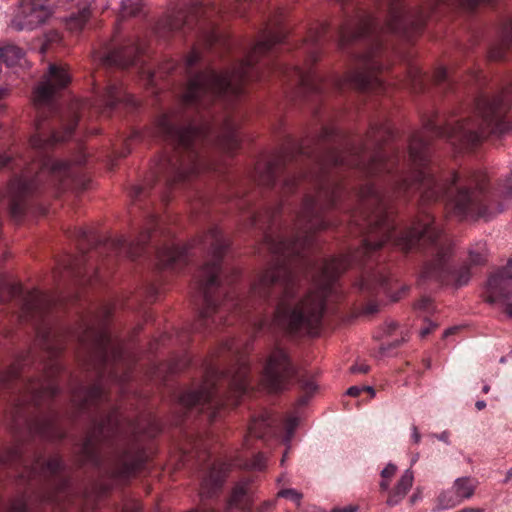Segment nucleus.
Returning <instances> with one entry per match:
<instances>
[{
	"instance_id": "64",
	"label": "nucleus",
	"mask_w": 512,
	"mask_h": 512,
	"mask_svg": "<svg viewBox=\"0 0 512 512\" xmlns=\"http://www.w3.org/2000/svg\"><path fill=\"white\" fill-rule=\"evenodd\" d=\"M359 288L362 289V290H369V289H371L369 281L366 280V279H362L359 282Z\"/></svg>"
},
{
	"instance_id": "8",
	"label": "nucleus",
	"mask_w": 512,
	"mask_h": 512,
	"mask_svg": "<svg viewBox=\"0 0 512 512\" xmlns=\"http://www.w3.org/2000/svg\"><path fill=\"white\" fill-rule=\"evenodd\" d=\"M248 373L245 362L239 363L237 370L229 373L210 368L200 388L183 393L180 402L189 408L201 407L213 421L220 407L226 403L234 406L239 403V398L248 390Z\"/></svg>"
},
{
	"instance_id": "46",
	"label": "nucleus",
	"mask_w": 512,
	"mask_h": 512,
	"mask_svg": "<svg viewBox=\"0 0 512 512\" xmlns=\"http://www.w3.org/2000/svg\"><path fill=\"white\" fill-rule=\"evenodd\" d=\"M390 136H391L390 128L387 126H380L377 129L372 128L371 132L369 133V140L371 142H378L380 140V138H383V137L389 138Z\"/></svg>"
},
{
	"instance_id": "45",
	"label": "nucleus",
	"mask_w": 512,
	"mask_h": 512,
	"mask_svg": "<svg viewBox=\"0 0 512 512\" xmlns=\"http://www.w3.org/2000/svg\"><path fill=\"white\" fill-rule=\"evenodd\" d=\"M277 163L270 162L266 167V171L260 176V181L267 185H272L275 181Z\"/></svg>"
},
{
	"instance_id": "23",
	"label": "nucleus",
	"mask_w": 512,
	"mask_h": 512,
	"mask_svg": "<svg viewBox=\"0 0 512 512\" xmlns=\"http://www.w3.org/2000/svg\"><path fill=\"white\" fill-rule=\"evenodd\" d=\"M103 397L104 390L102 386L100 384H96L90 389H85L83 387L78 388L73 392L72 399L80 409H84L85 407L102 400Z\"/></svg>"
},
{
	"instance_id": "52",
	"label": "nucleus",
	"mask_w": 512,
	"mask_h": 512,
	"mask_svg": "<svg viewBox=\"0 0 512 512\" xmlns=\"http://www.w3.org/2000/svg\"><path fill=\"white\" fill-rule=\"evenodd\" d=\"M409 77L411 80V84L416 87L418 84L420 85L423 79L421 72L417 68H412L409 72Z\"/></svg>"
},
{
	"instance_id": "16",
	"label": "nucleus",
	"mask_w": 512,
	"mask_h": 512,
	"mask_svg": "<svg viewBox=\"0 0 512 512\" xmlns=\"http://www.w3.org/2000/svg\"><path fill=\"white\" fill-rule=\"evenodd\" d=\"M512 259L508 266L492 274L486 285V301L491 304L505 303L512 295Z\"/></svg>"
},
{
	"instance_id": "57",
	"label": "nucleus",
	"mask_w": 512,
	"mask_h": 512,
	"mask_svg": "<svg viewBox=\"0 0 512 512\" xmlns=\"http://www.w3.org/2000/svg\"><path fill=\"white\" fill-rule=\"evenodd\" d=\"M11 512H27L26 505L23 502L13 504Z\"/></svg>"
},
{
	"instance_id": "37",
	"label": "nucleus",
	"mask_w": 512,
	"mask_h": 512,
	"mask_svg": "<svg viewBox=\"0 0 512 512\" xmlns=\"http://www.w3.org/2000/svg\"><path fill=\"white\" fill-rule=\"evenodd\" d=\"M35 429L38 434L47 439L61 437V433L58 431L55 421L51 419L44 420L38 424Z\"/></svg>"
},
{
	"instance_id": "30",
	"label": "nucleus",
	"mask_w": 512,
	"mask_h": 512,
	"mask_svg": "<svg viewBox=\"0 0 512 512\" xmlns=\"http://www.w3.org/2000/svg\"><path fill=\"white\" fill-rule=\"evenodd\" d=\"M203 9L200 4H195L190 7L188 10H180L175 15H172L167 20V27L170 31H175L180 29L185 23L189 21L190 18L197 17L199 14H202Z\"/></svg>"
},
{
	"instance_id": "54",
	"label": "nucleus",
	"mask_w": 512,
	"mask_h": 512,
	"mask_svg": "<svg viewBox=\"0 0 512 512\" xmlns=\"http://www.w3.org/2000/svg\"><path fill=\"white\" fill-rule=\"evenodd\" d=\"M432 306L431 299L429 297H423L418 301L416 307L420 310L428 311Z\"/></svg>"
},
{
	"instance_id": "50",
	"label": "nucleus",
	"mask_w": 512,
	"mask_h": 512,
	"mask_svg": "<svg viewBox=\"0 0 512 512\" xmlns=\"http://www.w3.org/2000/svg\"><path fill=\"white\" fill-rule=\"evenodd\" d=\"M19 457L18 448H11L5 454L0 455V462L3 464L15 461Z\"/></svg>"
},
{
	"instance_id": "28",
	"label": "nucleus",
	"mask_w": 512,
	"mask_h": 512,
	"mask_svg": "<svg viewBox=\"0 0 512 512\" xmlns=\"http://www.w3.org/2000/svg\"><path fill=\"white\" fill-rule=\"evenodd\" d=\"M240 143L239 135L233 123L227 122L221 133L217 138V145L224 151L233 152Z\"/></svg>"
},
{
	"instance_id": "33",
	"label": "nucleus",
	"mask_w": 512,
	"mask_h": 512,
	"mask_svg": "<svg viewBox=\"0 0 512 512\" xmlns=\"http://www.w3.org/2000/svg\"><path fill=\"white\" fill-rule=\"evenodd\" d=\"M250 479H243L239 481L233 488L232 494L228 501V508L242 507L247 495Z\"/></svg>"
},
{
	"instance_id": "6",
	"label": "nucleus",
	"mask_w": 512,
	"mask_h": 512,
	"mask_svg": "<svg viewBox=\"0 0 512 512\" xmlns=\"http://www.w3.org/2000/svg\"><path fill=\"white\" fill-rule=\"evenodd\" d=\"M379 23L370 15H359L347 20L339 31V46L344 48L349 43L359 39H370L371 47L356 61V67L343 79H337L335 85L339 88L350 86L359 90L374 89L381 86L377 72L384 66L380 62V43L377 39Z\"/></svg>"
},
{
	"instance_id": "56",
	"label": "nucleus",
	"mask_w": 512,
	"mask_h": 512,
	"mask_svg": "<svg viewBox=\"0 0 512 512\" xmlns=\"http://www.w3.org/2000/svg\"><path fill=\"white\" fill-rule=\"evenodd\" d=\"M219 35L216 31L210 32L206 37V42L208 45H213L214 43L218 42Z\"/></svg>"
},
{
	"instance_id": "9",
	"label": "nucleus",
	"mask_w": 512,
	"mask_h": 512,
	"mask_svg": "<svg viewBox=\"0 0 512 512\" xmlns=\"http://www.w3.org/2000/svg\"><path fill=\"white\" fill-rule=\"evenodd\" d=\"M76 182L75 172L69 162L44 158L41 163L27 167L9 185L11 213L18 217L24 211V200L46 184L64 191Z\"/></svg>"
},
{
	"instance_id": "27",
	"label": "nucleus",
	"mask_w": 512,
	"mask_h": 512,
	"mask_svg": "<svg viewBox=\"0 0 512 512\" xmlns=\"http://www.w3.org/2000/svg\"><path fill=\"white\" fill-rule=\"evenodd\" d=\"M0 61L8 67H24L27 64L24 51L16 45H6L0 48Z\"/></svg>"
},
{
	"instance_id": "48",
	"label": "nucleus",
	"mask_w": 512,
	"mask_h": 512,
	"mask_svg": "<svg viewBox=\"0 0 512 512\" xmlns=\"http://www.w3.org/2000/svg\"><path fill=\"white\" fill-rule=\"evenodd\" d=\"M20 370V364H14L8 371L0 372V387L4 386L12 378L16 377Z\"/></svg>"
},
{
	"instance_id": "47",
	"label": "nucleus",
	"mask_w": 512,
	"mask_h": 512,
	"mask_svg": "<svg viewBox=\"0 0 512 512\" xmlns=\"http://www.w3.org/2000/svg\"><path fill=\"white\" fill-rule=\"evenodd\" d=\"M498 193L503 198L512 200V171L510 176L499 186Z\"/></svg>"
},
{
	"instance_id": "34",
	"label": "nucleus",
	"mask_w": 512,
	"mask_h": 512,
	"mask_svg": "<svg viewBox=\"0 0 512 512\" xmlns=\"http://www.w3.org/2000/svg\"><path fill=\"white\" fill-rule=\"evenodd\" d=\"M461 503V500L458 498L454 489L451 487L450 489L444 490L439 494L435 510L440 511L452 509Z\"/></svg>"
},
{
	"instance_id": "13",
	"label": "nucleus",
	"mask_w": 512,
	"mask_h": 512,
	"mask_svg": "<svg viewBox=\"0 0 512 512\" xmlns=\"http://www.w3.org/2000/svg\"><path fill=\"white\" fill-rule=\"evenodd\" d=\"M420 278L435 281L440 285H452L459 288L468 284L471 273L466 266L457 270L451 269L448 264L447 252L438 251L437 257L424 266Z\"/></svg>"
},
{
	"instance_id": "38",
	"label": "nucleus",
	"mask_w": 512,
	"mask_h": 512,
	"mask_svg": "<svg viewBox=\"0 0 512 512\" xmlns=\"http://www.w3.org/2000/svg\"><path fill=\"white\" fill-rule=\"evenodd\" d=\"M487 247L484 241L475 243L469 250L470 261L474 264H481L486 260Z\"/></svg>"
},
{
	"instance_id": "24",
	"label": "nucleus",
	"mask_w": 512,
	"mask_h": 512,
	"mask_svg": "<svg viewBox=\"0 0 512 512\" xmlns=\"http://www.w3.org/2000/svg\"><path fill=\"white\" fill-rule=\"evenodd\" d=\"M78 8L77 14H71L66 18V26L71 31H79L87 23L90 17L89 5L94 0H71Z\"/></svg>"
},
{
	"instance_id": "61",
	"label": "nucleus",
	"mask_w": 512,
	"mask_h": 512,
	"mask_svg": "<svg viewBox=\"0 0 512 512\" xmlns=\"http://www.w3.org/2000/svg\"><path fill=\"white\" fill-rule=\"evenodd\" d=\"M299 180H300V178H299V177H292V178H290V179H287V180L285 181V187H286L287 189H292V188L296 185V183H297Z\"/></svg>"
},
{
	"instance_id": "63",
	"label": "nucleus",
	"mask_w": 512,
	"mask_h": 512,
	"mask_svg": "<svg viewBox=\"0 0 512 512\" xmlns=\"http://www.w3.org/2000/svg\"><path fill=\"white\" fill-rule=\"evenodd\" d=\"M434 327H435V325L430 324V326H429V327H425V328L421 329V331H420V336H421L422 338L426 337V336L431 332V330H432Z\"/></svg>"
},
{
	"instance_id": "20",
	"label": "nucleus",
	"mask_w": 512,
	"mask_h": 512,
	"mask_svg": "<svg viewBox=\"0 0 512 512\" xmlns=\"http://www.w3.org/2000/svg\"><path fill=\"white\" fill-rule=\"evenodd\" d=\"M120 419L118 411H113L105 420H102L98 426L94 429L92 434L88 437L84 449L89 451L90 447L94 443L98 442L102 437H106L109 434H115L119 430Z\"/></svg>"
},
{
	"instance_id": "1",
	"label": "nucleus",
	"mask_w": 512,
	"mask_h": 512,
	"mask_svg": "<svg viewBox=\"0 0 512 512\" xmlns=\"http://www.w3.org/2000/svg\"><path fill=\"white\" fill-rule=\"evenodd\" d=\"M366 148L331 151L321 163L319 172L307 177L316 191L304 199L297 220V235L292 240H275L265 237L269 251L278 256L275 266L265 270L251 287V297L267 298L272 290L280 289L283 295L278 303L271 324L290 333L315 335L321 324L326 300L336 293V280L352 261L362 262L371 253L391 242L401 250H409L419 240L434 244L440 239L441 230L428 212L421 213L411 227L398 232L397 225L388 211L390 194L374 185L361 189V209L357 225L364 226L362 245L351 256L332 258L314 263L305 258L304 249L312 243L311 233L328 226L323 212L332 207L341 189L326 175L328 166L348 165L363 169L367 174L392 173L398 166L397 155L377 150L368 162Z\"/></svg>"
},
{
	"instance_id": "62",
	"label": "nucleus",
	"mask_w": 512,
	"mask_h": 512,
	"mask_svg": "<svg viewBox=\"0 0 512 512\" xmlns=\"http://www.w3.org/2000/svg\"><path fill=\"white\" fill-rule=\"evenodd\" d=\"M438 440L445 442L446 444H449V434L448 432L444 431L436 436Z\"/></svg>"
},
{
	"instance_id": "39",
	"label": "nucleus",
	"mask_w": 512,
	"mask_h": 512,
	"mask_svg": "<svg viewBox=\"0 0 512 512\" xmlns=\"http://www.w3.org/2000/svg\"><path fill=\"white\" fill-rule=\"evenodd\" d=\"M119 465L117 473L123 476L133 473L139 466L138 461L131 459L127 454L120 456Z\"/></svg>"
},
{
	"instance_id": "12",
	"label": "nucleus",
	"mask_w": 512,
	"mask_h": 512,
	"mask_svg": "<svg viewBox=\"0 0 512 512\" xmlns=\"http://www.w3.org/2000/svg\"><path fill=\"white\" fill-rule=\"evenodd\" d=\"M294 374L295 369L287 353L280 348H275L267 357L262 384L269 392H278L288 386Z\"/></svg>"
},
{
	"instance_id": "7",
	"label": "nucleus",
	"mask_w": 512,
	"mask_h": 512,
	"mask_svg": "<svg viewBox=\"0 0 512 512\" xmlns=\"http://www.w3.org/2000/svg\"><path fill=\"white\" fill-rule=\"evenodd\" d=\"M202 242L208 247L212 261L206 263L201 268L198 276L199 287L203 293L205 306L200 311L195 328L196 330L225 324L228 321L227 315L229 313L232 311L238 313L241 310H247L250 306V303H247L242 307L240 300L234 297L226 298L219 304L214 300L212 292L217 289L220 284V259L223 252L228 247V243L217 227L212 228L204 236Z\"/></svg>"
},
{
	"instance_id": "22",
	"label": "nucleus",
	"mask_w": 512,
	"mask_h": 512,
	"mask_svg": "<svg viewBox=\"0 0 512 512\" xmlns=\"http://www.w3.org/2000/svg\"><path fill=\"white\" fill-rule=\"evenodd\" d=\"M512 45V18L507 20L501 29V40L493 44L488 52L491 60H501L504 58L506 50Z\"/></svg>"
},
{
	"instance_id": "58",
	"label": "nucleus",
	"mask_w": 512,
	"mask_h": 512,
	"mask_svg": "<svg viewBox=\"0 0 512 512\" xmlns=\"http://www.w3.org/2000/svg\"><path fill=\"white\" fill-rule=\"evenodd\" d=\"M362 391H364L363 386H362V387H359V386H352V387H350V388L347 390V394H348L349 396H358Z\"/></svg>"
},
{
	"instance_id": "14",
	"label": "nucleus",
	"mask_w": 512,
	"mask_h": 512,
	"mask_svg": "<svg viewBox=\"0 0 512 512\" xmlns=\"http://www.w3.org/2000/svg\"><path fill=\"white\" fill-rule=\"evenodd\" d=\"M326 30V24H319L317 27L310 29L309 35L306 39L307 45H310L307 64L305 67L293 68L291 75L289 76L308 92H318L321 90L323 78L310 67V64L318 59V52L314 45L319 41Z\"/></svg>"
},
{
	"instance_id": "31",
	"label": "nucleus",
	"mask_w": 512,
	"mask_h": 512,
	"mask_svg": "<svg viewBox=\"0 0 512 512\" xmlns=\"http://www.w3.org/2000/svg\"><path fill=\"white\" fill-rule=\"evenodd\" d=\"M477 486L478 481L476 479L471 477H459L455 479L452 488L461 502H464L473 497Z\"/></svg>"
},
{
	"instance_id": "36",
	"label": "nucleus",
	"mask_w": 512,
	"mask_h": 512,
	"mask_svg": "<svg viewBox=\"0 0 512 512\" xmlns=\"http://www.w3.org/2000/svg\"><path fill=\"white\" fill-rule=\"evenodd\" d=\"M21 286L17 283L10 282L5 276L0 275V301L5 302L11 298L20 295Z\"/></svg>"
},
{
	"instance_id": "51",
	"label": "nucleus",
	"mask_w": 512,
	"mask_h": 512,
	"mask_svg": "<svg viewBox=\"0 0 512 512\" xmlns=\"http://www.w3.org/2000/svg\"><path fill=\"white\" fill-rule=\"evenodd\" d=\"M40 337H41V340H40V341H41V345H42V346H43L47 351H49V353H50L51 355H55V354L57 353V350H56V349H54V348H52V347L50 346V343H49V339H50V332H43V333H41Z\"/></svg>"
},
{
	"instance_id": "43",
	"label": "nucleus",
	"mask_w": 512,
	"mask_h": 512,
	"mask_svg": "<svg viewBox=\"0 0 512 512\" xmlns=\"http://www.w3.org/2000/svg\"><path fill=\"white\" fill-rule=\"evenodd\" d=\"M277 496L281 497V498L289 499L290 501L294 502L298 506L301 504V501H302V498H303V495H302L301 492H299L296 489H292V488H290V489H281L277 493Z\"/></svg>"
},
{
	"instance_id": "60",
	"label": "nucleus",
	"mask_w": 512,
	"mask_h": 512,
	"mask_svg": "<svg viewBox=\"0 0 512 512\" xmlns=\"http://www.w3.org/2000/svg\"><path fill=\"white\" fill-rule=\"evenodd\" d=\"M411 430H412V435L411 436H412L413 441L416 444L419 443L420 439H421V436H420V433L418 431V428L415 425H413Z\"/></svg>"
},
{
	"instance_id": "15",
	"label": "nucleus",
	"mask_w": 512,
	"mask_h": 512,
	"mask_svg": "<svg viewBox=\"0 0 512 512\" xmlns=\"http://www.w3.org/2000/svg\"><path fill=\"white\" fill-rule=\"evenodd\" d=\"M51 15L48 0H21L11 26L17 31L34 30L45 24Z\"/></svg>"
},
{
	"instance_id": "44",
	"label": "nucleus",
	"mask_w": 512,
	"mask_h": 512,
	"mask_svg": "<svg viewBox=\"0 0 512 512\" xmlns=\"http://www.w3.org/2000/svg\"><path fill=\"white\" fill-rule=\"evenodd\" d=\"M298 423H299V419L296 416H290L286 421V425H285L286 435L284 438V442L287 446H289V444L291 442V439L293 437L296 427L298 426Z\"/></svg>"
},
{
	"instance_id": "41",
	"label": "nucleus",
	"mask_w": 512,
	"mask_h": 512,
	"mask_svg": "<svg viewBox=\"0 0 512 512\" xmlns=\"http://www.w3.org/2000/svg\"><path fill=\"white\" fill-rule=\"evenodd\" d=\"M433 78L437 84H442L445 82L450 84L455 80L456 76L448 68L440 66L435 70Z\"/></svg>"
},
{
	"instance_id": "32",
	"label": "nucleus",
	"mask_w": 512,
	"mask_h": 512,
	"mask_svg": "<svg viewBox=\"0 0 512 512\" xmlns=\"http://www.w3.org/2000/svg\"><path fill=\"white\" fill-rule=\"evenodd\" d=\"M121 100H125L127 103L133 104L132 97L125 94L120 83L108 85L102 99L105 105L111 109Z\"/></svg>"
},
{
	"instance_id": "11",
	"label": "nucleus",
	"mask_w": 512,
	"mask_h": 512,
	"mask_svg": "<svg viewBox=\"0 0 512 512\" xmlns=\"http://www.w3.org/2000/svg\"><path fill=\"white\" fill-rule=\"evenodd\" d=\"M267 459L266 457L258 453L252 460L246 461L239 457L229 462H217L215 463L208 475L203 479L199 496L201 501L213 498L220 491L227 475L233 468L239 467L243 469L262 471L266 468Z\"/></svg>"
},
{
	"instance_id": "2",
	"label": "nucleus",
	"mask_w": 512,
	"mask_h": 512,
	"mask_svg": "<svg viewBox=\"0 0 512 512\" xmlns=\"http://www.w3.org/2000/svg\"><path fill=\"white\" fill-rule=\"evenodd\" d=\"M512 103V84L500 95L490 99L481 95L476 101V113L480 122L464 120L449 123L445 127L429 120L423 131L416 132L409 143V159L413 166L411 178L397 176L396 190L416 188L422 201L436 200L447 195L450 212L460 220L489 221L504 210L501 203L494 204L486 192L488 176L484 171L469 175L451 173L445 182L439 181L427 169L429 162V140L427 134L445 138L456 150L463 151L475 147L485 137L488 130L504 133L510 129L503 116Z\"/></svg>"
},
{
	"instance_id": "5",
	"label": "nucleus",
	"mask_w": 512,
	"mask_h": 512,
	"mask_svg": "<svg viewBox=\"0 0 512 512\" xmlns=\"http://www.w3.org/2000/svg\"><path fill=\"white\" fill-rule=\"evenodd\" d=\"M70 75L67 70L56 64H50L47 74L33 91V104L37 109L38 117L35 122L37 133L32 136L30 142L35 149H47L50 146L64 142L72 136V133L78 123V111L85 105L82 101L72 103L68 113L60 116V123L63 132H53L51 137L47 138L42 133L43 123L46 114L56 112L55 96L67 87L70 83Z\"/></svg>"
},
{
	"instance_id": "26",
	"label": "nucleus",
	"mask_w": 512,
	"mask_h": 512,
	"mask_svg": "<svg viewBox=\"0 0 512 512\" xmlns=\"http://www.w3.org/2000/svg\"><path fill=\"white\" fill-rule=\"evenodd\" d=\"M274 420L268 413L261 414L252 419L249 427V437L265 438L269 434H274Z\"/></svg>"
},
{
	"instance_id": "18",
	"label": "nucleus",
	"mask_w": 512,
	"mask_h": 512,
	"mask_svg": "<svg viewBox=\"0 0 512 512\" xmlns=\"http://www.w3.org/2000/svg\"><path fill=\"white\" fill-rule=\"evenodd\" d=\"M53 299L38 290L30 291L23 299L22 317L27 320H40L51 307Z\"/></svg>"
},
{
	"instance_id": "40",
	"label": "nucleus",
	"mask_w": 512,
	"mask_h": 512,
	"mask_svg": "<svg viewBox=\"0 0 512 512\" xmlns=\"http://www.w3.org/2000/svg\"><path fill=\"white\" fill-rule=\"evenodd\" d=\"M143 8V0H122L121 12L123 16H135Z\"/></svg>"
},
{
	"instance_id": "35",
	"label": "nucleus",
	"mask_w": 512,
	"mask_h": 512,
	"mask_svg": "<svg viewBox=\"0 0 512 512\" xmlns=\"http://www.w3.org/2000/svg\"><path fill=\"white\" fill-rule=\"evenodd\" d=\"M62 461L58 457H54L49 459L46 462L41 461L38 459L31 468V474L35 475L38 470H42L43 473H49L51 475L56 474L58 471L62 469Z\"/></svg>"
},
{
	"instance_id": "55",
	"label": "nucleus",
	"mask_w": 512,
	"mask_h": 512,
	"mask_svg": "<svg viewBox=\"0 0 512 512\" xmlns=\"http://www.w3.org/2000/svg\"><path fill=\"white\" fill-rule=\"evenodd\" d=\"M352 373H367L369 371V366L367 364H355L350 368Z\"/></svg>"
},
{
	"instance_id": "42",
	"label": "nucleus",
	"mask_w": 512,
	"mask_h": 512,
	"mask_svg": "<svg viewBox=\"0 0 512 512\" xmlns=\"http://www.w3.org/2000/svg\"><path fill=\"white\" fill-rule=\"evenodd\" d=\"M397 471L396 465L389 463L382 471H381V482L380 489L382 491H388L389 488V480L395 475Z\"/></svg>"
},
{
	"instance_id": "3",
	"label": "nucleus",
	"mask_w": 512,
	"mask_h": 512,
	"mask_svg": "<svg viewBox=\"0 0 512 512\" xmlns=\"http://www.w3.org/2000/svg\"><path fill=\"white\" fill-rule=\"evenodd\" d=\"M208 123L190 121L185 111H172L161 115L157 120V131L177 145V149L162 155L154 174L167 185H172L208 169V164L197 147L210 135Z\"/></svg>"
},
{
	"instance_id": "29",
	"label": "nucleus",
	"mask_w": 512,
	"mask_h": 512,
	"mask_svg": "<svg viewBox=\"0 0 512 512\" xmlns=\"http://www.w3.org/2000/svg\"><path fill=\"white\" fill-rule=\"evenodd\" d=\"M187 252L188 248L186 246L179 247L178 245L172 244L160 249L157 256L163 267H170L180 261Z\"/></svg>"
},
{
	"instance_id": "49",
	"label": "nucleus",
	"mask_w": 512,
	"mask_h": 512,
	"mask_svg": "<svg viewBox=\"0 0 512 512\" xmlns=\"http://www.w3.org/2000/svg\"><path fill=\"white\" fill-rule=\"evenodd\" d=\"M200 54L196 49H193L185 58L184 66L188 72L196 63L200 61Z\"/></svg>"
},
{
	"instance_id": "59",
	"label": "nucleus",
	"mask_w": 512,
	"mask_h": 512,
	"mask_svg": "<svg viewBox=\"0 0 512 512\" xmlns=\"http://www.w3.org/2000/svg\"><path fill=\"white\" fill-rule=\"evenodd\" d=\"M358 510L357 506L349 505L344 508H334L331 512H356Z\"/></svg>"
},
{
	"instance_id": "17",
	"label": "nucleus",
	"mask_w": 512,
	"mask_h": 512,
	"mask_svg": "<svg viewBox=\"0 0 512 512\" xmlns=\"http://www.w3.org/2000/svg\"><path fill=\"white\" fill-rule=\"evenodd\" d=\"M59 371L60 364L53 360L50 366L45 368L44 378L31 382L28 385L26 390L28 400L39 405L45 399L53 397L58 392V386L53 376Z\"/></svg>"
},
{
	"instance_id": "53",
	"label": "nucleus",
	"mask_w": 512,
	"mask_h": 512,
	"mask_svg": "<svg viewBox=\"0 0 512 512\" xmlns=\"http://www.w3.org/2000/svg\"><path fill=\"white\" fill-rule=\"evenodd\" d=\"M301 386L303 390L307 393H313L317 390L318 385L313 379H305L301 381Z\"/></svg>"
},
{
	"instance_id": "25",
	"label": "nucleus",
	"mask_w": 512,
	"mask_h": 512,
	"mask_svg": "<svg viewBox=\"0 0 512 512\" xmlns=\"http://www.w3.org/2000/svg\"><path fill=\"white\" fill-rule=\"evenodd\" d=\"M150 238V231L146 230L138 237L136 241H128L126 238H119L113 241V245L120 252L131 258L139 256L138 249L143 247Z\"/></svg>"
},
{
	"instance_id": "21",
	"label": "nucleus",
	"mask_w": 512,
	"mask_h": 512,
	"mask_svg": "<svg viewBox=\"0 0 512 512\" xmlns=\"http://www.w3.org/2000/svg\"><path fill=\"white\" fill-rule=\"evenodd\" d=\"M414 482V474L411 469H407L401 475L395 486L391 489L388 488V497L386 503L389 506L398 505L407 495Z\"/></svg>"
},
{
	"instance_id": "4",
	"label": "nucleus",
	"mask_w": 512,
	"mask_h": 512,
	"mask_svg": "<svg viewBox=\"0 0 512 512\" xmlns=\"http://www.w3.org/2000/svg\"><path fill=\"white\" fill-rule=\"evenodd\" d=\"M284 37L285 35L281 31L264 32L247 58L233 71L217 74L215 71L207 69L191 77L183 95L182 105L185 108L206 106L217 97L239 96L244 83L260 80L262 77L255 66L256 58L281 43Z\"/></svg>"
},
{
	"instance_id": "10",
	"label": "nucleus",
	"mask_w": 512,
	"mask_h": 512,
	"mask_svg": "<svg viewBox=\"0 0 512 512\" xmlns=\"http://www.w3.org/2000/svg\"><path fill=\"white\" fill-rule=\"evenodd\" d=\"M81 341L83 343L89 342L93 361L100 370V379L104 378L107 373L111 381L123 382L127 380L126 375L118 377L114 371L113 366L123 359L124 352L122 345L113 340L106 328H87V331L81 337Z\"/></svg>"
},
{
	"instance_id": "19",
	"label": "nucleus",
	"mask_w": 512,
	"mask_h": 512,
	"mask_svg": "<svg viewBox=\"0 0 512 512\" xmlns=\"http://www.w3.org/2000/svg\"><path fill=\"white\" fill-rule=\"evenodd\" d=\"M141 51V47L137 46L135 43H129L125 46L109 51L98 58L105 66L127 67L135 63L136 56Z\"/></svg>"
}]
</instances>
